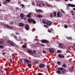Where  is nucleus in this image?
Wrapping results in <instances>:
<instances>
[{
    "mask_svg": "<svg viewBox=\"0 0 75 75\" xmlns=\"http://www.w3.org/2000/svg\"><path fill=\"white\" fill-rule=\"evenodd\" d=\"M64 26L65 28H68V26H67V25H64Z\"/></svg>",
    "mask_w": 75,
    "mask_h": 75,
    "instance_id": "nucleus-34",
    "label": "nucleus"
},
{
    "mask_svg": "<svg viewBox=\"0 0 75 75\" xmlns=\"http://www.w3.org/2000/svg\"><path fill=\"white\" fill-rule=\"evenodd\" d=\"M20 6H21V7H22V8H23L24 7L25 5L23 4H21L20 5Z\"/></svg>",
    "mask_w": 75,
    "mask_h": 75,
    "instance_id": "nucleus-25",
    "label": "nucleus"
},
{
    "mask_svg": "<svg viewBox=\"0 0 75 75\" xmlns=\"http://www.w3.org/2000/svg\"><path fill=\"white\" fill-rule=\"evenodd\" d=\"M36 5L37 6H38V5H39L38 3L36 4Z\"/></svg>",
    "mask_w": 75,
    "mask_h": 75,
    "instance_id": "nucleus-59",
    "label": "nucleus"
},
{
    "mask_svg": "<svg viewBox=\"0 0 75 75\" xmlns=\"http://www.w3.org/2000/svg\"><path fill=\"white\" fill-rule=\"evenodd\" d=\"M31 13L29 12L28 15H27V16L29 18H31Z\"/></svg>",
    "mask_w": 75,
    "mask_h": 75,
    "instance_id": "nucleus-18",
    "label": "nucleus"
},
{
    "mask_svg": "<svg viewBox=\"0 0 75 75\" xmlns=\"http://www.w3.org/2000/svg\"><path fill=\"white\" fill-rule=\"evenodd\" d=\"M11 62H12V59H11Z\"/></svg>",
    "mask_w": 75,
    "mask_h": 75,
    "instance_id": "nucleus-58",
    "label": "nucleus"
},
{
    "mask_svg": "<svg viewBox=\"0 0 75 75\" xmlns=\"http://www.w3.org/2000/svg\"><path fill=\"white\" fill-rule=\"evenodd\" d=\"M23 62L25 64H29L30 63H31V61H29V60L27 59H23Z\"/></svg>",
    "mask_w": 75,
    "mask_h": 75,
    "instance_id": "nucleus-3",
    "label": "nucleus"
},
{
    "mask_svg": "<svg viewBox=\"0 0 75 75\" xmlns=\"http://www.w3.org/2000/svg\"><path fill=\"white\" fill-rule=\"evenodd\" d=\"M25 28L26 30H30V26L28 24H26L25 25Z\"/></svg>",
    "mask_w": 75,
    "mask_h": 75,
    "instance_id": "nucleus-9",
    "label": "nucleus"
},
{
    "mask_svg": "<svg viewBox=\"0 0 75 75\" xmlns=\"http://www.w3.org/2000/svg\"><path fill=\"white\" fill-rule=\"evenodd\" d=\"M43 11L41 9H39V13H43Z\"/></svg>",
    "mask_w": 75,
    "mask_h": 75,
    "instance_id": "nucleus-32",
    "label": "nucleus"
},
{
    "mask_svg": "<svg viewBox=\"0 0 75 75\" xmlns=\"http://www.w3.org/2000/svg\"><path fill=\"white\" fill-rule=\"evenodd\" d=\"M42 6H45V4L44 3H42Z\"/></svg>",
    "mask_w": 75,
    "mask_h": 75,
    "instance_id": "nucleus-51",
    "label": "nucleus"
},
{
    "mask_svg": "<svg viewBox=\"0 0 75 75\" xmlns=\"http://www.w3.org/2000/svg\"><path fill=\"white\" fill-rule=\"evenodd\" d=\"M33 46H34V47L35 48V47H36V46H35V45H33Z\"/></svg>",
    "mask_w": 75,
    "mask_h": 75,
    "instance_id": "nucleus-60",
    "label": "nucleus"
},
{
    "mask_svg": "<svg viewBox=\"0 0 75 75\" xmlns=\"http://www.w3.org/2000/svg\"><path fill=\"white\" fill-rule=\"evenodd\" d=\"M27 47V46L25 45H22V48H25Z\"/></svg>",
    "mask_w": 75,
    "mask_h": 75,
    "instance_id": "nucleus-24",
    "label": "nucleus"
},
{
    "mask_svg": "<svg viewBox=\"0 0 75 75\" xmlns=\"http://www.w3.org/2000/svg\"><path fill=\"white\" fill-rule=\"evenodd\" d=\"M46 52L45 51H43V52L44 54H45V53Z\"/></svg>",
    "mask_w": 75,
    "mask_h": 75,
    "instance_id": "nucleus-55",
    "label": "nucleus"
},
{
    "mask_svg": "<svg viewBox=\"0 0 75 75\" xmlns=\"http://www.w3.org/2000/svg\"><path fill=\"white\" fill-rule=\"evenodd\" d=\"M36 13H40V9H37L36 10Z\"/></svg>",
    "mask_w": 75,
    "mask_h": 75,
    "instance_id": "nucleus-30",
    "label": "nucleus"
},
{
    "mask_svg": "<svg viewBox=\"0 0 75 75\" xmlns=\"http://www.w3.org/2000/svg\"><path fill=\"white\" fill-rule=\"evenodd\" d=\"M20 17L21 19H23V18H24L25 16L24 15V13H22L20 15Z\"/></svg>",
    "mask_w": 75,
    "mask_h": 75,
    "instance_id": "nucleus-14",
    "label": "nucleus"
},
{
    "mask_svg": "<svg viewBox=\"0 0 75 75\" xmlns=\"http://www.w3.org/2000/svg\"><path fill=\"white\" fill-rule=\"evenodd\" d=\"M4 47L2 45H0V48H3Z\"/></svg>",
    "mask_w": 75,
    "mask_h": 75,
    "instance_id": "nucleus-41",
    "label": "nucleus"
},
{
    "mask_svg": "<svg viewBox=\"0 0 75 75\" xmlns=\"http://www.w3.org/2000/svg\"><path fill=\"white\" fill-rule=\"evenodd\" d=\"M52 22L50 21H47L46 22V24L47 26H50L51 25Z\"/></svg>",
    "mask_w": 75,
    "mask_h": 75,
    "instance_id": "nucleus-6",
    "label": "nucleus"
},
{
    "mask_svg": "<svg viewBox=\"0 0 75 75\" xmlns=\"http://www.w3.org/2000/svg\"><path fill=\"white\" fill-rule=\"evenodd\" d=\"M4 25L5 27H6V28H10V29H13V28H13V26H10L8 25Z\"/></svg>",
    "mask_w": 75,
    "mask_h": 75,
    "instance_id": "nucleus-12",
    "label": "nucleus"
},
{
    "mask_svg": "<svg viewBox=\"0 0 75 75\" xmlns=\"http://www.w3.org/2000/svg\"><path fill=\"white\" fill-rule=\"evenodd\" d=\"M18 26L19 27H23L24 26V24L21 23H19Z\"/></svg>",
    "mask_w": 75,
    "mask_h": 75,
    "instance_id": "nucleus-13",
    "label": "nucleus"
},
{
    "mask_svg": "<svg viewBox=\"0 0 75 75\" xmlns=\"http://www.w3.org/2000/svg\"><path fill=\"white\" fill-rule=\"evenodd\" d=\"M58 56L59 57V58H64V57H65L63 55H61L60 54H58Z\"/></svg>",
    "mask_w": 75,
    "mask_h": 75,
    "instance_id": "nucleus-17",
    "label": "nucleus"
},
{
    "mask_svg": "<svg viewBox=\"0 0 75 75\" xmlns=\"http://www.w3.org/2000/svg\"><path fill=\"white\" fill-rule=\"evenodd\" d=\"M49 32V33H52V31H53V30H52V29H48L47 30Z\"/></svg>",
    "mask_w": 75,
    "mask_h": 75,
    "instance_id": "nucleus-19",
    "label": "nucleus"
},
{
    "mask_svg": "<svg viewBox=\"0 0 75 75\" xmlns=\"http://www.w3.org/2000/svg\"><path fill=\"white\" fill-rule=\"evenodd\" d=\"M3 4L4 5H6V4H7V2L6 1H4L3 2Z\"/></svg>",
    "mask_w": 75,
    "mask_h": 75,
    "instance_id": "nucleus-20",
    "label": "nucleus"
},
{
    "mask_svg": "<svg viewBox=\"0 0 75 75\" xmlns=\"http://www.w3.org/2000/svg\"><path fill=\"white\" fill-rule=\"evenodd\" d=\"M27 18H26V17H24L23 18V19H23L24 20H25H25H26V19Z\"/></svg>",
    "mask_w": 75,
    "mask_h": 75,
    "instance_id": "nucleus-43",
    "label": "nucleus"
},
{
    "mask_svg": "<svg viewBox=\"0 0 75 75\" xmlns=\"http://www.w3.org/2000/svg\"><path fill=\"white\" fill-rule=\"evenodd\" d=\"M73 10H75V8H73Z\"/></svg>",
    "mask_w": 75,
    "mask_h": 75,
    "instance_id": "nucleus-63",
    "label": "nucleus"
},
{
    "mask_svg": "<svg viewBox=\"0 0 75 75\" xmlns=\"http://www.w3.org/2000/svg\"><path fill=\"white\" fill-rule=\"evenodd\" d=\"M44 25L45 27H46V28H48V26H47V25Z\"/></svg>",
    "mask_w": 75,
    "mask_h": 75,
    "instance_id": "nucleus-47",
    "label": "nucleus"
},
{
    "mask_svg": "<svg viewBox=\"0 0 75 75\" xmlns=\"http://www.w3.org/2000/svg\"><path fill=\"white\" fill-rule=\"evenodd\" d=\"M35 38H38V36H36L35 37Z\"/></svg>",
    "mask_w": 75,
    "mask_h": 75,
    "instance_id": "nucleus-64",
    "label": "nucleus"
},
{
    "mask_svg": "<svg viewBox=\"0 0 75 75\" xmlns=\"http://www.w3.org/2000/svg\"><path fill=\"white\" fill-rule=\"evenodd\" d=\"M20 61L21 62H23V60L22 59H20Z\"/></svg>",
    "mask_w": 75,
    "mask_h": 75,
    "instance_id": "nucleus-42",
    "label": "nucleus"
},
{
    "mask_svg": "<svg viewBox=\"0 0 75 75\" xmlns=\"http://www.w3.org/2000/svg\"><path fill=\"white\" fill-rule=\"evenodd\" d=\"M32 4L33 5H35V3H34L33 2H32Z\"/></svg>",
    "mask_w": 75,
    "mask_h": 75,
    "instance_id": "nucleus-48",
    "label": "nucleus"
},
{
    "mask_svg": "<svg viewBox=\"0 0 75 75\" xmlns=\"http://www.w3.org/2000/svg\"><path fill=\"white\" fill-rule=\"evenodd\" d=\"M39 67L40 68H43L45 67V64H40L39 65Z\"/></svg>",
    "mask_w": 75,
    "mask_h": 75,
    "instance_id": "nucleus-11",
    "label": "nucleus"
},
{
    "mask_svg": "<svg viewBox=\"0 0 75 75\" xmlns=\"http://www.w3.org/2000/svg\"><path fill=\"white\" fill-rule=\"evenodd\" d=\"M40 45H41V46H45V45L42 44H41Z\"/></svg>",
    "mask_w": 75,
    "mask_h": 75,
    "instance_id": "nucleus-52",
    "label": "nucleus"
},
{
    "mask_svg": "<svg viewBox=\"0 0 75 75\" xmlns=\"http://www.w3.org/2000/svg\"><path fill=\"white\" fill-rule=\"evenodd\" d=\"M7 42L12 47H16L17 45L14 42L10 40L7 41Z\"/></svg>",
    "mask_w": 75,
    "mask_h": 75,
    "instance_id": "nucleus-2",
    "label": "nucleus"
},
{
    "mask_svg": "<svg viewBox=\"0 0 75 75\" xmlns=\"http://www.w3.org/2000/svg\"><path fill=\"white\" fill-rule=\"evenodd\" d=\"M23 41H27V39H23Z\"/></svg>",
    "mask_w": 75,
    "mask_h": 75,
    "instance_id": "nucleus-54",
    "label": "nucleus"
},
{
    "mask_svg": "<svg viewBox=\"0 0 75 75\" xmlns=\"http://www.w3.org/2000/svg\"><path fill=\"white\" fill-rule=\"evenodd\" d=\"M65 1H68V0H64Z\"/></svg>",
    "mask_w": 75,
    "mask_h": 75,
    "instance_id": "nucleus-62",
    "label": "nucleus"
},
{
    "mask_svg": "<svg viewBox=\"0 0 75 75\" xmlns=\"http://www.w3.org/2000/svg\"><path fill=\"white\" fill-rule=\"evenodd\" d=\"M61 11L62 12V13H64V14H65V12L64 11H63V10H61Z\"/></svg>",
    "mask_w": 75,
    "mask_h": 75,
    "instance_id": "nucleus-45",
    "label": "nucleus"
},
{
    "mask_svg": "<svg viewBox=\"0 0 75 75\" xmlns=\"http://www.w3.org/2000/svg\"><path fill=\"white\" fill-rule=\"evenodd\" d=\"M38 18H42V16L41 15H38Z\"/></svg>",
    "mask_w": 75,
    "mask_h": 75,
    "instance_id": "nucleus-22",
    "label": "nucleus"
},
{
    "mask_svg": "<svg viewBox=\"0 0 75 75\" xmlns=\"http://www.w3.org/2000/svg\"><path fill=\"white\" fill-rule=\"evenodd\" d=\"M36 41H38V39L36 38L35 39Z\"/></svg>",
    "mask_w": 75,
    "mask_h": 75,
    "instance_id": "nucleus-57",
    "label": "nucleus"
},
{
    "mask_svg": "<svg viewBox=\"0 0 75 75\" xmlns=\"http://www.w3.org/2000/svg\"><path fill=\"white\" fill-rule=\"evenodd\" d=\"M27 52L29 54H32V55L33 54V52L31 50H28L27 51Z\"/></svg>",
    "mask_w": 75,
    "mask_h": 75,
    "instance_id": "nucleus-16",
    "label": "nucleus"
},
{
    "mask_svg": "<svg viewBox=\"0 0 75 75\" xmlns=\"http://www.w3.org/2000/svg\"><path fill=\"white\" fill-rule=\"evenodd\" d=\"M57 17H61L62 15V13L59 12L57 13Z\"/></svg>",
    "mask_w": 75,
    "mask_h": 75,
    "instance_id": "nucleus-8",
    "label": "nucleus"
},
{
    "mask_svg": "<svg viewBox=\"0 0 75 75\" xmlns=\"http://www.w3.org/2000/svg\"><path fill=\"white\" fill-rule=\"evenodd\" d=\"M29 22L30 23H33V24H36V22L33 19H30L29 21Z\"/></svg>",
    "mask_w": 75,
    "mask_h": 75,
    "instance_id": "nucleus-5",
    "label": "nucleus"
},
{
    "mask_svg": "<svg viewBox=\"0 0 75 75\" xmlns=\"http://www.w3.org/2000/svg\"><path fill=\"white\" fill-rule=\"evenodd\" d=\"M6 1L8 2V3H10V0H5Z\"/></svg>",
    "mask_w": 75,
    "mask_h": 75,
    "instance_id": "nucleus-37",
    "label": "nucleus"
},
{
    "mask_svg": "<svg viewBox=\"0 0 75 75\" xmlns=\"http://www.w3.org/2000/svg\"><path fill=\"white\" fill-rule=\"evenodd\" d=\"M32 64H28L27 66L28 67H31V66H32Z\"/></svg>",
    "mask_w": 75,
    "mask_h": 75,
    "instance_id": "nucleus-36",
    "label": "nucleus"
},
{
    "mask_svg": "<svg viewBox=\"0 0 75 75\" xmlns=\"http://www.w3.org/2000/svg\"><path fill=\"white\" fill-rule=\"evenodd\" d=\"M57 52L58 53H61V51L59 50H58L57 51Z\"/></svg>",
    "mask_w": 75,
    "mask_h": 75,
    "instance_id": "nucleus-35",
    "label": "nucleus"
},
{
    "mask_svg": "<svg viewBox=\"0 0 75 75\" xmlns=\"http://www.w3.org/2000/svg\"><path fill=\"white\" fill-rule=\"evenodd\" d=\"M35 63L36 64H38V63H39V62H38L37 61H36L35 62Z\"/></svg>",
    "mask_w": 75,
    "mask_h": 75,
    "instance_id": "nucleus-44",
    "label": "nucleus"
},
{
    "mask_svg": "<svg viewBox=\"0 0 75 75\" xmlns=\"http://www.w3.org/2000/svg\"><path fill=\"white\" fill-rule=\"evenodd\" d=\"M49 50L50 52V53H52V54H53V53L55 52L54 50L52 48H50Z\"/></svg>",
    "mask_w": 75,
    "mask_h": 75,
    "instance_id": "nucleus-7",
    "label": "nucleus"
},
{
    "mask_svg": "<svg viewBox=\"0 0 75 75\" xmlns=\"http://www.w3.org/2000/svg\"><path fill=\"white\" fill-rule=\"evenodd\" d=\"M10 23L11 25H12V24H14V22L13 21H11L10 22Z\"/></svg>",
    "mask_w": 75,
    "mask_h": 75,
    "instance_id": "nucleus-29",
    "label": "nucleus"
},
{
    "mask_svg": "<svg viewBox=\"0 0 75 75\" xmlns=\"http://www.w3.org/2000/svg\"><path fill=\"white\" fill-rule=\"evenodd\" d=\"M53 13H54V16L55 17H56V16H57V12H53Z\"/></svg>",
    "mask_w": 75,
    "mask_h": 75,
    "instance_id": "nucleus-27",
    "label": "nucleus"
},
{
    "mask_svg": "<svg viewBox=\"0 0 75 75\" xmlns=\"http://www.w3.org/2000/svg\"><path fill=\"white\" fill-rule=\"evenodd\" d=\"M68 40H72V38L71 37H70L69 38L67 37V38Z\"/></svg>",
    "mask_w": 75,
    "mask_h": 75,
    "instance_id": "nucleus-38",
    "label": "nucleus"
},
{
    "mask_svg": "<svg viewBox=\"0 0 75 75\" xmlns=\"http://www.w3.org/2000/svg\"><path fill=\"white\" fill-rule=\"evenodd\" d=\"M57 65H60L61 64V62L59 61H58L57 62Z\"/></svg>",
    "mask_w": 75,
    "mask_h": 75,
    "instance_id": "nucleus-28",
    "label": "nucleus"
},
{
    "mask_svg": "<svg viewBox=\"0 0 75 75\" xmlns=\"http://www.w3.org/2000/svg\"><path fill=\"white\" fill-rule=\"evenodd\" d=\"M4 42V40L2 39L0 40V44H2Z\"/></svg>",
    "mask_w": 75,
    "mask_h": 75,
    "instance_id": "nucleus-21",
    "label": "nucleus"
},
{
    "mask_svg": "<svg viewBox=\"0 0 75 75\" xmlns=\"http://www.w3.org/2000/svg\"><path fill=\"white\" fill-rule=\"evenodd\" d=\"M59 46L60 48H63L64 49L65 48V47H64V45L61 44H59Z\"/></svg>",
    "mask_w": 75,
    "mask_h": 75,
    "instance_id": "nucleus-15",
    "label": "nucleus"
},
{
    "mask_svg": "<svg viewBox=\"0 0 75 75\" xmlns=\"http://www.w3.org/2000/svg\"><path fill=\"white\" fill-rule=\"evenodd\" d=\"M13 37L14 38L17 39V36H16V35H15V36H13Z\"/></svg>",
    "mask_w": 75,
    "mask_h": 75,
    "instance_id": "nucleus-40",
    "label": "nucleus"
},
{
    "mask_svg": "<svg viewBox=\"0 0 75 75\" xmlns=\"http://www.w3.org/2000/svg\"><path fill=\"white\" fill-rule=\"evenodd\" d=\"M74 13V11H71V13Z\"/></svg>",
    "mask_w": 75,
    "mask_h": 75,
    "instance_id": "nucleus-53",
    "label": "nucleus"
},
{
    "mask_svg": "<svg viewBox=\"0 0 75 75\" xmlns=\"http://www.w3.org/2000/svg\"><path fill=\"white\" fill-rule=\"evenodd\" d=\"M69 71L70 72H72L73 71V69L72 68H70Z\"/></svg>",
    "mask_w": 75,
    "mask_h": 75,
    "instance_id": "nucleus-26",
    "label": "nucleus"
},
{
    "mask_svg": "<svg viewBox=\"0 0 75 75\" xmlns=\"http://www.w3.org/2000/svg\"><path fill=\"white\" fill-rule=\"evenodd\" d=\"M4 71H7V69H4Z\"/></svg>",
    "mask_w": 75,
    "mask_h": 75,
    "instance_id": "nucleus-56",
    "label": "nucleus"
},
{
    "mask_svg": "<svg viewBox=\"0 0 75 75\" xmlns=\"http://www.w3.org/2000/svg\"><path fill=\"white\" fill-rule=\"evenodd\" d=\"M69 7H75V5L70 4H69L67 6V8H69Z\"/></svg>",
    "mask_w": 75,
    "mask_h": 75,
    "instance_id": "nucleus-10",
    "label": "nucleus"
},
{
    "mask_svg": "<svg viewBox=\"0 0 75 75\" xmlns=\"http://www.w3.org/2000/svg\"><path fill=\"white\" fill-rule=\"evenodd\" d=\"M41 42L42 43H44V44H50L49 41L45 39L42 40Z\"/></svg>",
    "mask_w": 75,
    "mask_h": 75,
    "instance_id": "nucleus-4",
    "label": "nucleus"
},
{
    "mask_svg": "<svg viewBox=\"0 0 75 75\" xmlns=\"http://www.w3.org/2000/svg\"><path fill=\"white\" fill-rule=\"evenodd\" d=\"M46 5L47 6H48L49 7H50V5H49V4H46Z\"/></svg>",
    "mask_w": 75,
    "mask_h": 75,
    "instance_id": "nucleus-46",
    "label": "nucleus"
},
{
    "mask_svg": "<svg viewBox=\"0 0 75 75\" xmlns=\"http://www.w3.org/2000/svg\"><path fill=\"white\" fill-rule=\"evenodd\" d=\"M62 67H64V68H65V67H66V65H65V64H63L62 65Z\"/></svg>",
    "mask_w": 75,
    "mask_h": 75,
    "instance_id": "nucleus-33",
    "label": "nucleus"
},
{
    "mask_svg": "<svg viewBox=\"0 0 75 75\" xmlns=\"http://www.w3.org/2000/svg\"><path fill=\"white\" fill-rule=\"evenodd\" d=\"M67 71V70L64 69V68L62 67L59 68L58 69V70H57V72L58 74H64L65 72Z\"/></svg>",
    "mask_w": 75,
    "mask_h": 75,
    "instance_id": "nucleus-1",
    "label": "nucleus"
},
{
    "mask_svg": "<svg viewBox=\"0 0 75 75\" xmlns=\"http://www.w3.org/2000/svg\"><path fill=\"white\" fill-rule=\"evenodd\" d=\"M42 23L43 24H45L46 23V21L45 20H42Z\"/></svg>",
    "mask_w": 75,
    "mask_h": 75,
    "instance_id": "nucleus-23",
    "label": "nucleus"
},
{
    "mask_svg": "<svg viewBox=\"0 0 75 75\" xmlns=\"http://www.w3.org/2000/svg\"><path fill=\"white\" fill-rule=\"evenodd\" d=\"M15 34H16V35H18L20 33L18 32H16V33H15Z\"/></svg>",
    "mask_w": 75,
    "mask_h": 75,
    "instance_id": "nucleus-39",
    "label": "nucleus"
},
{
    "mask_svg": "<svg viewBox=\"0 0 75 75\" xmlns=\"http://www.w3.org/2000/svg\"><path fill=\"white\" fill-rule=\"evenodd\" d=\"M50 18H52V13H50Z\"/></svg>",
    "mask_w": 75,
    "mask_h": 75,
    "instance_id": "nucleus-31",
    "label": "nucleus"
},
{
    "mask_svg": "<svg viewBox=\"0 0 75 75\" xmlns=\"http://www.w3.org/2000/svg\"><path fill=\"white\" fill-rule=\"evenodd\" d=\"M38 6L40 7H42V6L40 4H39Z\"/></svg>",
    "mask_w": 75,
    "mask_h": 75,
    "instance_id": "nucleus-50",
    "label": "nucleus"
},
{
    "mask_svg": "<svg viewBox=\"0 0 75 75\" xmlns=\"http://www.w3.org/2000/svg\"><path fill=\"white\" fill-rule=\"evenodd\" d=\"M71 15H72V16H74V13H72V14H71Z\"/></svg>",
    "mask_w": 75,
    "mask_h": 75,
    "instance_id": "nucleus-61",
    "label": "nucleus"
},
{
    "mask_svg": "<svg viewBox=\"0 0 75 75\" xmlns=\"http://www.w3.org/2000/svg\"><path fill=\"white\" fill-rule=\"evenodd\" d=\"M33 52H34V53L35 54V53H36V51H35V50H33Z\"/></svg>",
    "mask_w": 75,
    "mask_h": 75,
    "instance_id": "nucleus-49",
    "label": "nucleus"
}]
</instances>
